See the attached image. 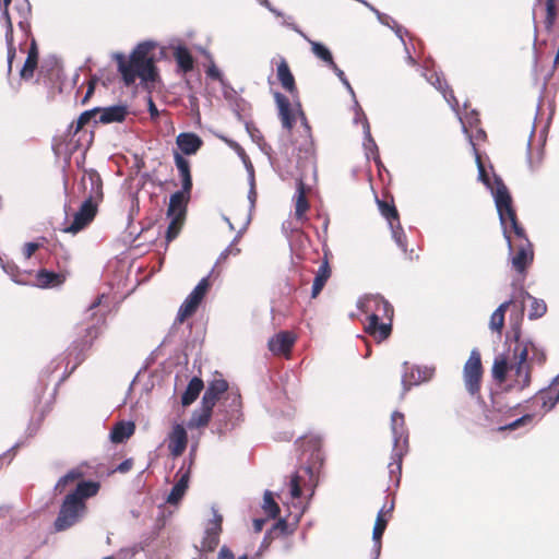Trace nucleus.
<instances>
[{
	"mask_svg": "<svg viewBox=\"0 0 559 559\" xmlns=\"http://www.w3.org/2000/svg\"><path fill=\"white\" fill-rule=\"evenodd\" d=\"M296 115L300 118L304 127V133L300 140L292 144L283 143L278 154L275 157L269 154V159L274 168H278L287 175L297 176L295 216L297 219H302L309 209L304 180L308 171H316V163L310 126L301 110L300 104H297Z\"/></svg>",
	"mask_w": 559,
	"mask_h": 559,
	"instance_id": "1",
	"label": "nucleus"
},
{
	"mask_svg": "<svg viewBox=\"0 0 559 559\" xmlns=\"http://www.w3.org/2000/svg\"><path fill=\"white\" fill-rule=\"evenodd\" d=\"M228 383L224 379L212 380L205 389L201 404L214 408L218 402L215 412V423L221 435L227 432L237 426L241 418L240 395L235 392H227Z\"/></svg>",
	"mask_w": 559,
	"mask_h": 559,
	"instance_id": "2",
	"label": "nucleus"
},
{
	"mask_svg": "<svg viewBox=\"0 0 559 559\" xmlns=\"http://www.w3.org/2000/svg\"><path fill=\"white\" fill-rule=\"evenodd\" d=\"M357 307L367 314L366 332L377 342L388 338L392 331L393 307L381 295H366L358 299Z\"/></svg>",
	"mask_w": 559,
	"mask_h": 559,
	"instance_id": "3",
	"label": "nucleus"
},
{
	"mask_svg": "<svg viewBox=\"0 0 559 559\" xmlns=\"http://www.w3.org/2000/svg\"><path fill=\"white\" fill-rule=\"evenodd\" d=\"M98 489V483L91 480L79 483L75 489L66 496L61 504L59 514L55 520L56 531L61 532L73 526L85 512L84 500L95 496Z\"/></svg>",
	"mask_w": 559,
	"mask_h": 559,
	"instance_id": "4",
	"label": "nucleus"
},
{
	"mask_svg": "<svg viewBox=\"0 0 559 559\" xmlns=\"http://www.w3.org/2000/svg\"><path fill=\"white\" fill-rule=\"evenodd\" d=\"M497 190L493 193V200L496 209L499 215L500 225L502 228L503 237L508 245L509 254L513 252V245L510 236L511 228L520 240V242L530 241L524 228L518 222L515 211L512 206V199L509 193L507 186L503 183L501 178H496Z\"/></svg>",
	"mask_w": 559,
	"mask_h": 559,
	"instance_id": "5",
	"label": "nucleus"
},
{
	"mask_svg": "<svg viewBox=\"0 0 559 559\" xmlns=\"http://www.w3.org/2000/svg\"><path fill=\"white\" fill-rule=\"evenodd\" d=\"M391 430L393 436V449L388 467L390 478L399 486L402 475L403 456L408 452V432L402 413L394 412L392 414Z\"/></svg>",
	"mask_w": 559,
	"mask_h": 559,
	"instance_id": "6",
	"label": "nucleus"
},
{
	"mask_svg": "<svg viewBox=\"0 0 559 559\" xmlns=\"http://www.w3.org/2000/svg\"><path fill=\"white\" fill-rule=\"evenodd\" d=\"M423 75L426 78V80L432 85L435 86L438 91H440L442 94H443V97L444 99L447 100V103L451 106V108L456 112H457V106H459V103L454 96V93L452 90H448V85L445 84L443 86L442 84V79L440 76V74H438L437 72L432 73L430 76L427 75L426 71L423 72ZM459 116V119L462 123V131L463 133L468 138V141L472 145V148H473V153L475 155V162H476V165H477V170H478V179L488 188L491 190V193L493 194L497 190V182L495 181V187L491 185L490 182V179L487 175V171H486V168L481 162V158H480V155L475 146V143L473 142V136L468 133V130H467V127H466V122L463 120V118ZM498 178L497 176H495V179Z\"/></svg>",
	"mask_w": 559,
	"mask_h": 559,
	"instance_id": "7",
	"label": "nucleus"
},
{
	"mask_svg": "<svg viewBox=\"0 0 559 559\" xmlns=\"http://www.w3.org/2000/svg\"><path fill=\"white\" fill-rule=\"evenodd\" d=\"M322 438L318 435L306 437L301 443L305 452H309L307 464L301 468L309 476L312 489L318 485L319 473L322 468L325 455L322 452ZM313 491L311 492V495Z\"/></svg>",
	"mask_w": 559,
	"mask_h": 559,
	"instance_id": "8",
	"label": "nucleus"
},
{
	"mask_svg": "<svg viewBox=\"0 0 559 559\" xmlns=\"http://www.w3.org/2000/svg\"><path fill=\"white\" fill-rule=\"evenodd\" d=\"M511 413L510 407H504L497 400L492 402V408L486 412V420L498 430H514L521 426L532 423L533 415L525 414L514 420L509 421L508 416Z\"/></svg>",
	"mask_w": 559,
	"mask_h": 559,
	"instance_id": "9",
	"label": "nucleus"
},
{
	"mask_svg": "<svg viewBox=\"0 0 559 559\" xmlns=\"http://www.w3.org/2000/svg\"><path fill=\"white\" fill-rule=\"evenodd\" d=\"M435 367L411 366L407 361L403 362L402 373V397L415 385L427 382L435 376Z\"/></svg>",
	"mask_w": 559,
	"mask_h": 559,
	"instance_id": "10",
	"label": "nucleus"
},
{
	"mask_svg": "<svg viewBox=\"0 0 559 559\" xmlns=\"http://www.w3.org/2000/svg\"><path fill=\"white\" fill-rule=\"evenodd\" d=\"M527 359V348H513V362L510 370L514 371L513 388L518 390H524L531 384V367Z\"/></svg>",
	"mask_w": 559,
	"mask_h": 559,
	"instance_id": "11",
	"label": "nucleus"
},
{
	"mask_svg": "<svg viewBox=\"0 0 559 559\" xmlns=\"http://www.w3.org/2000/svg\"><path fill=\"white\" fill-rule=\"evenodd\" d=\"M481 373L480 354L475 348L471 352L469 358L465 362L463 369L465 388L471 395L478 393Z\"/></svg>",
	"mask_w": 559,
	"mask_h": 559,
	"instance_id": "12",
	"label": "nucleus"
},
{
	"mask_svg": "<svg viewBox=\"0 0 559 559\" xmlns=\"http://www.w3.org/2000/svg\"><path fill=\"white\" fill-rule=\"evenodd\" d=\"M210 288L209 276L203 277L193 290L187 296L185 301L179 308L177 320L183 322L186 318L192 316Z\"/></svg>",
	"mask_w": 559,
	"mask_h": 559,
	"instance_id": "13",
	"label": "nucleus"
},
{
	"mask_svg": "<svg viewBox=\"0 0 559 559\" xmlns=\"http://www.w3.org/2000/svg\"><path fill=\"white\" fill-rule=\"evenodd\" d=\"M81 186L86 194L85 201L95 203L103 198V182L99 174L94 170H87L81 179Z\"/></svg>",
	"mask_w": 559,
	"mask_h": 559,
	"instance_id": "14",
	"label": "nucleus"
},
{
	"mask_svg": "<svg viewBox=\"0 0 559 559\" xmlns=\"http://www.w3.org/2000/svg\"><path fill=\"white\" fill-rule=\"evenodd\" d=\"M213 518L209 520L205 527V535L203 537L202 547L207 551L214 550L219 543V535L222 532L223 516L218 511L212 508Z\"/></svg>",
	"mask_w": 559,
	"mask_h": 559,
	"instance_id": "15",
	"label": "nucleus"
},
{
	"mask_svg": "<svg viewBox=\"0 0 559 559\" xmlns=\"http://www.w3.org/2000/svg\"><path fill=\"white\" fill-rule=\"evenodd\" d=\"M96 214V204L91 201H84L79 211L74 214L72 223L64 228L66 233L76 234L86 227Z\"/></svg>",
	"mask_w": 559,
	"mask_h": 559,
	"instance_id": "16",
	"label": "nucleus"
},
{
	"mask_svg": "<svg viewBox=\"0 0 559 559\" xmlns=\"http://www.w3.org/2000/svg\"><path fill=\"white\" fill-rule=\"evenodd\" d=\"M512 267L520 274H524L527 266L532 264L534 251L531 241L520 242L516 250L509 254Z\"/></svg>",
	"mask_w": 559,
	"mask_h": 559,
	"instance_id": "17",
	"label": "nucleus"
},
{
	"mask_svg": "<svg viewBox=\"0 0 559 559\" xmlns=\"http://www.w3.org/2000/svg\"><path fill=\"white\" fill-rule=\"evenodd\" d=\"M85 331H86L85 337L79 342L75 341L73 343L72 347L70 348L69 356H72V355L75 356L74 357L75 364H74L72 370H74V368L84 360V358H85L84 353L92 346L93 341L98 335V329L95 325H91V326L86 328Z\"/></svg>",
	"mask_w": 559,
	"mask_h": 559,
	"instance_id": "18",
	"label": "nucleus"
},
{
	"mask_svg": "<svg viewBox=\"0 0 559 559\" xmlns=\"http://www.w3.org/2000/svg\"><path fill=\"white\" fill-rule=\"evenodd\" d=\"M188 443V435L186 428L181 424L174 425L168 435V450L174 457L180 456Z\"/></svg>",
	"mask_w": 559,
	"mask_h": 559,
	"instance_id": "19",
	"label": "nucleus"
},
{
	"mask_svg": "<svg viewBox=\"0 0 559 559\" xmlns=\"http://www.w3.org/2000/svg\"><path fill=\"white\" fill-rule=\"evenodd\" d=\"M190 195L191 190L185 191L183 188L173 193L169 199L167 216L185 218Z\"/></svg>",
	"mask_w": 559,
	"mask_h": 559,
	"instance_id": "20",
	"label": "nucleus"
},
{
	"mask_svg": "<svg viewBox=\"0 0 559 559\" xmlns=\"http://www.w3.org/2000/svg\"><path fill=\"white\" fill-rule=\"evenodd\" d=\"M177 476L178 480L176 481L167 497V502L169 504L178 503L188 488L190 479V469L186 468V462H183L182 466L179 468Z\"/></svg>",
	"mask_w": 559,
	"mask_h": 559,
	"instance_id": "21",
	"label": "nucleus"
},
{
	"mask_svg": "<svg viewBox=\"0 0 559 559\" xmlns=\"http://www.w3.org/2000/svg\"><path fill=\"white\" fill-rule=\"evenodd\" d=\"M128 115V108L124 105H112L108 107H98V118L95 122L112 123L122 122Z\"/></svg>",
	"mask_w": 559,
	"mask_h": 559,
	"instance_id": "22",
	"label": "nucleus"
},
{
	"mask_svg": "<svg viewBox=\"0 0 559 559\" xmlns=\"http://www.w3.org/2000/svg\"><path fill=\"white\" fill-rule=\"evenodd\" d=\"M12 0H2V19L5 21V40L8 45V72L12 71V63L15 57V48L13 46V26L9 14V5Z\"/></svg>",
	"mask_w": 559,
	"mask_h": 559,
	"instance_id": "23",
	"label": "nucleus"
},
{
	"mask_svg": "<svg viewBox=\"0 0 559 559\" xmlns=\"http://www.w3.org/2000/svg\"><path fill=\"white\" fill-rule=\"evenodd\" d=\"M274 98L278 108L282 126L287 132H290L295 122V115L290 107V103L288 98L280 92L274 94Z\"/></svg>",
	"mask_w": 559,
	"mask_h": 559,
	"instance_id": "24",
	"label": "nucleus"
},
{
	"mask_svg": "<svg viewBox=\"0 0 559 559\" xmlns=\"http://www.w3.org/2000/svg\"><path fill=\"white\" fill-rule=\"evenodd\" d=\"M537 395L542 400V407L549 412L559 402V374L554 378L548 388L538 391Z\"/></svg>",
	"mask_w": 559,
	"mask_h": 559,
	"instance_id": "25",
	"label": "nucleus"
},
{
	"mask_svg": "<svg viewBox=\"0 0 559 559\" xmlns=\"http://www.w3.org/2000/svg\"><path fill=\"white\" fill-rule=\"evenodd\" d=\"M177 145L186 155H192L202 146V140L194 133L182 132L177 136Z\"/></svg>",
	"mask_w": 559,
	"mask_h": 559,
	"instance_id": "26",
	"label": "nucleus"
},
{
	"mask_svg": "<svg viewBox=\"0 0 559 559\" xmlns=\"http://www.w3.org/2000/svg\"><path fill=\"white\" fill-rule=\"evenodd\" d=\"M514 348H527L530 366L532 364L543 365L546 361V355L543 349L538 348L532 341H521L519 333L515 334Z\"/></svg>",
	"mask_w": 559,
	"mask_h": 559,
	"instance_id": "27",
	"label": "nucleus"
},
{
	"mask_svg": "<svg viewBox=\"0 0 559 559\" xmlns=\"http://www.w3.org/2000/svg\"><path fill=\"white\" fill-rule=\"evenodd\" d=\"M294 344V337L287 332H280L269 341V349L276 355L286 354Z\"/></svg>",
	"mask_w": 559,
	"mask_h": 559,
	"instance_id": "28",
	"label": "nucleus"
},
{
	"mask_svg": "<svg viewBox=\"0 0 559 559\" xmlns=\"http://www.w3.org/2000/svg\"><path fill=\"white\" fill-rule=\"evenodd\" d=\"M115 59L118 63V70L122 75V80L127 86L133 84L135 79L139 78L135 66L132 61H127L122 53H116Z\"/></svg>",
	"mask_w": 559,
	"mask_h": 559,
	"instance_id": "29",
	"label": "nucleus"
},
{
	"mask_svg": "<svg viewBox=\"0 0 559 559\" xmlns=\"http://www.w3.org/2000/svg\"><path fill=\"white\" fill-rule=\"evenodd\" d=\"M364 150L367 158L372 156L373 160L380 165V157L378 153V145L373 140L370 132V124L366 116H364Z\"/></svg>",
	"mask_w": 559,
	"mask_h": 559,
	"instance_id": "30",
	"label": "nucleus"
},
{
	"mask_svg": "<svg viewBox=\"0 0 559 559\" xmlns=\"http://www.w3.org/2000/svg\"><path fill=\"white\" fill-rule=\"evenodd\" d=\"M64 282L62 274L48 270H39L36 274V286L40 288L56 287Z\"/></svg>",
	"mask_w": 559,
	"mask_h": 559,
	"instance_id": "31",
	"label": "nucleus"
},
{
	"mask_svg": "<svg viewBox=\"0 0 559 559\" xmlns=\"http://www.w3.org/2000/svg\"><path fill=\"white\" fill-rule=\"evenodd\" d=\"M203 388H204V383H203L202 379H200L198 377H193L189 381L185 392L182 393V396H181L182 406L191 405L198 399V396L200 395Z\"/></svg>",
	"mask_w": 559,
	"mask_h": 559,
	"instance_id": "32",
	"label": "nucleus"
},
{
	"mask_svg": "<svg viewBox=\"0 0 559 559\" xmlns=\"http://www.w3.org/2000/svg\"><path fill=\"white\" fill-rule=\"evenodd\" d=\"M277 79L285 91L290 94L296 92L294 75L284 59L277 64Z\"/></svg>",
	"mask_w": 559,
	"mask_h": 559,
	"instance_id": "33",
	"label": "nucleus"
},
{
	"mask_svg": "<svg viewBox=\"0 0 559 559\" xmlns=\"http://www.w3.org/2000/svg\"><path fill=\"white\" fill-rule=\"evenodd\" d=\"M175 164L179 171V175L181 177V188H183L185 191L192 189V178L190 173V164L189 160L186 159L182 155L179 153H175Z\"/></svg>",
	"mask_w": 559,
	"mask_h": 559,
	"instance_id": "34",
	"label": "nucleus"
},
{
	"mask_svg": "<svg viewBox=\"0 0 559 559\" xmlns=\"http://www.w3.org/2000/svg\"><path fill=\"white\" fill-rule=\"evenodd\" d=\"M38 61V49L35 40L32 41L31 47L28 49L27 58L20 71V75L22 79L28 80L33 76L34 71L37 67Z\"/></svg>",
	"mask_w": 559,
	"mask_h": 559,
	"instance_id": "35",
	"label": "nucleus"
},
{
	"mask_svg": "<svg viewBox=\"0 0 559 559\" xmlns=\"http://www.w3.org/2000/svg\"><path fill=\"white\" fill-rule=\"evenodd\" d=\"M212 414H213V409H211L209 406L206 405H202L200 406V408L195 409L189 421H188V428L192 429V428H201V427H205L209 421L211 420V417H212Z\"/></svg>",
	"mask_w": 559,
	"mask_h": 559,
	"instance_id": "36",
	"label": "nucleus"
},
{
	"mask_svg": "<svg viewBox=\"0 0 559 559\" xmlns=\"http://www.w3.org/2000/svg\"><path fill=\"white\" fill-rule=\"evenodd\" d=\"M331 276V269L329 265V262L325 260L318 269L313 284L311 289V297L316 298L322 288L324 287L325 283L328 282L329 277Z\"/></svg>",
	"mask_w": 559,
	"mask_h": 559,
	"instance_id": "37",
	"label": "nucleus"
},
{
	"mask_svg": "<svg viewBox=\"0 0 559 559\" xmlns=\"http://www.w3.org/2000/svg\"><path fill=\"white\" fill-rule=\"evenodd\" d=\"M513 362V354L509 356L500 355L493 361L492 377L495 380L502 382L506 380L507 372Z\"/></svg>",
	"mask_w": 559,
	"mask_h": 559,
	"instance_id": "38",
	"label": "nucleus"
},
{
	"mask_svg": "<svg viewBox=\"0 0 559 559\" xmlns=\"http://www.w3.org/2000/svg\"><path fill=\"white\" fill-rule=\"evenodd\" d=\"M134 432V424L133 423H123L120 421L114 426L110 432V440L114 443H122L129 437H131Z\"/></svg>",
	"mask_w": 559,
	"mask_h": 559,
	"instance_id": "39",
	"label": "nucleus"
},
{
	"mask_svg": "<svg viewBox=\"0 0 559 559\" xmlns=\"http://www.w3.org/2000/svg\"><path fill=\"white\" fill-rule=\"evenodd\" d=\"M174 57L179 69L187 73L193 69V58L189 49L185 46H177L175 48Z\"/></svg>",
	"mask_w": 559,
	"mask_h": 559,
	"instance_id": "40",
	"label": "nucleus"
},
{
	"mask_svg": "<svg viewBox=\"0 0 559 559\" xmlns=\"http://www.w3.org/2000/svg\"><path fill=\"white\" fill-rule=\"evenodd\" d=\"M0 266L4 273H7L11 280L19 285H27L28 282L24 278L27 274L26 272H22L17 265L12 261H4L0 257Z\"/></svg>",
	"mask_w": 559,
	"mask_h": 559,
	"instance_id": "41",
	"label": "nucleus"
},
{
	"mask_svg": "<svg viewBox=\"0 0 559 559\" xmlns=\"http://www.w3.org/2000/svg\"><path fill=\"white\" fill-rule=\"evenodd\" d=\"M522 295L524 296V298L531 300L530 310L527 314L530 320L539 319L546 313L547 305L543 299L536 298L527 292H522Z\"/></svg>",
	"mask_w": 559,
	"mask_h": 559,
	"instance_id": "42",
	"label": "nucleus"
},
{
	"mask_svg": "<svg viewBox=\"0 0 559 559\" xmlns=\"http://www.w3.org/2000/svg\"><path fill=\"white\" fill-rule=\"evenodd\" d=\"M154 47V41L140 43L130 55L129 60L132 61L133 64L145 60H152V58L148 57V53Z\"/></svg>",
	"mask_w": 559,
	"mask_h": 559,
	"instance_id": "43",
	"label": "nucleus"
},
{
	"mask_svg": "<svg viewBox=\"0 0 559 559\" xmlns=\"http://www.w3.org/2000/svg\"><path fill=\"white\" fill-rule=\"evenodd\" d=\"M307 41L311 45V51L318 59L323 61L329 68L334 63L332 52L328 47L322 43L314 41L310 38Z\"/></svg>",
	"mask_w": 559,
	"mask_h": 559,
	"instance_id": "44",
	"label": "nucleus"
},
{
	"mask_svg": "<svg viewBox=\"0 0 559 559\" xmlns=\"http://www.w3.org/2000/svg\"><path fill=\"white\" fill-rule=\"evenodd\" d=\"M138 75L143 81H153L155 78V66L154 61L152 60H145L139 63H134Z\"/></svg>",
	"mask_w": 559,
	"mask_h": 559,
	"instance_id": "45",
	"label": "nucleus"
},
{
	"mask_svg": "<svg viewBox=\"0 0 559 559\" xmlns=\"http://www.w3.org/2000/svg\"><path fill=\"white\" fill-rule=\"evenodd\" d=\"M83 474L79 469H71L66 475L60 477V479L55 485V491L61 493L66 489V487L72 483H74L76 479L81 478Z\"/></svg>",
	"mask_w": 559,
	"mask_h": 559,
	"instance_id": "46",
	"label": "nucleus"
},
{
	"mask_svg": "<svg viewBox=\"0 0 559 559\" xmlns=\"http://www.w3.org/2000/svg\"><path fill=\"white\" fill-rule=\"evenodd\" d=\"M262 508L264 509V511L267 513V515L270 518L274 519L278 515L280 507L275 502L272 491H270V490L264 491Z\"/></svg>",
	"mask_w": 559,
	"mask_h": 559,
	"instance_id": "47",
	"label": "nucleus"
},
{
	"mask_svg": "<svg viewBox=\"0 0 559 559\" xmlns=\"http://www.w3.org/2000/svg\"><path fill=\"white\" fill-rule=\"evenodd\" d=\"M390 229H391L392 238L394 239L395 243L397 245L399 248H401L405 252L407 249L406 236H405V233L400 224V221L396 222L395 224L393 222H391Z\"/></svg>",
	"mask_w": 559,
	"mask_h": 559,
	"instance_id": "48",
	"label": "nucleus"
},
{
	"mask_svg": "<svg viewBox=\"0 0 559 559\" xmlns=\"http://www.w3.org/2000/svg\"><path fill=\"white\" fill-rule=\"evenodd\" d=\"M170 218V223L166 230V240L167 242L173 241L179 234L181 225L185 218L168 216Z\"/></svg>",
	"mask_w": 559,
	"mask_h": 559,
	"instance_id": "49",
	"label": "nucleus"
},
{
	"mask_svg": "<svg viewBox=\"0 0 559 559\" xmlns=\"http://www.w3.org/2000/svg\"><path fill=\"white\" fill-rule=\"evenodd\" d=\"M388 521L383 518V509L378 512L376 523L372 531V540H381L385 531Z\"/></svg>",
	"mask_w": 559,
	"mask_h": 559,
	"instance_id": "50",
	"label": "nucleus"
},
{
	"mask_svg": "<svg viewBox=\"0 0 559 559\" xmlns=\"http://www.w3.org/2000/svg\"><path fill=\"white\" fill-rule=\"evenodd\" d=\"M381 214L388 219L389 226L391 222L394 224L399 222V213L394 205H389L385 202L378 201Z\"/></svg>",
	"mask_w": 559,
	"mask_h": 559,
	"instance_id": "51",
	"label": "nucleus"
},
{
	"mask_svg": "<svg viewBox=\"0 0 559 559\" xmlns=\"http://www.w3.org/2000/svg\"><path fill=\"white\" fill-rule=\"evenodd\" d=\"M301 486H302V476L299 473H295L290 476L289 481V491L290 496L294 499H297L301 496Z\"/></svg>",
	"mask_w": 559,
	"mask_h": 559,
	"instance_id": "52",
	"label": "nucleus"
},
{
	"mask_svg": "<svg viewBox=\"0 0 559 559\" xmlns=\"http://www.w3.org/2000/svg\"><path fill=\"white\" fill-rule=\"evenodd\" d=\"M98 107H95L93 109L86 110L82 112L76 121V131L82 129L85 124H87L92 119H97L98 116Z\"/></svg>",
	"mask_w": 559,
	"mask_h": 559,
	"instance_id": "53",
	"label": "nucleus"
},
{
	"mask_svg": "<svg viewBox=\"0 0 559 559\" xmlns=\"http://www.w3.org/2000/svg\"><path fill=\"white\" fill-rule=\"evenodd\" d=\"M556 2L555 0H546V20L545 24L547 28H550L556 20Z\"/></svg>",
	"mask_w": 559,
	"mask_h": 559,
	"instance_id": "54",
	"label": "nucleus"
},
{
	"mask_svg": "<svg viewBox=\"0 0 559 559\" xmlns=\"http://www.w3.org/2000/svg\"><path fill=\"white\" fill-rule=\"evenodd\" d=\"M15 8L19 11L21 17H23V21L19 22V26L24 29L27 26V17L31 13V4L27 0H24L21 4H16Z\"/></svg>",
	"mask_w": 559,
	"mask_h": 559,
	"instance_id": "55",
	"label": "nucleus"
},
{
	"mask_svg": "<svg viewBox=\"0 0 559 559\" xmlns=\"http://www.w3.org/2000/svg\"><path fill=\"white\" fill-rule=\"evenodd\" d=\"M504 323V317L502 314H499L498 312L493 311L490 321H489V328L491 331L501 332Z\"/></svg>",
	"mask_w": 559,
	"mask_h": 559,
	"instance_id": "56",
	"label": "nucleus"
},
{
	"mask_svg": "<svg viewBox=\"0 0 559 559\" xmlns=\"http://www.w3.org/2000/svg\"><path fill=\"white\" fill-rule=\"evenodd\" d=\"M281 17H283V22H282L283 25L292 28L294 32L299 34L305 40H309V37L295 23L292 22V20H293L292 16H286L283 13V15Z\"/></svg>",
	"mask_w": 559,
	"mask_h": 559,
	"instance_id": "57",
	"label": "nucleus"
},
{
	"mask_svg": "<svg viewBox=\"0 0 559 559\" xmlns=\"http://www.w3.org/2000/svg\"><path fill=\"white\" fill-rule=\"evenodd\" d=\"M241 157L248 174V183H255L254 168L252 163L249 160L246 154H243Z\"/></svg>",
	"mask_w": 559,
	"mask_h": 559,
	"instance_id": "58",
	"label": "nucleus"
},
{
	"mask_svg": "<svg viewBox=\"0 0 559 559\" xmlns=\"http://www.w3.org/2000/svg\"><path fill=\"white\" fill-rule=\"evenodd\" d=\"M257 190H255V183H249V191H248V201H249V213L251 215V212L253 211L257 202Z\"/></svg>",
	"mask_w": 559,
	"mask_h": 559,
	"instance_id": "59",
	"label": "nucleus"
},
{
	"mask_svg": "<svg viewBox=\"0 0 559 559\" xmlns=\"http://www.w3.org/2000/svg\"><path fill=\"white\" fill-rule=\"evenodd\" d=\"M376 15L378 17V21L381 24H383V25H385V26H388L390 28H391V26H396L397 22L393 17H391L390 15H388L385 13H382L380 11H376Z\"/></svg>",
	"mask_w": 559,
	"mask_h": 559,
	"instance_id": "60",
	"label": "nucleus"
},
{
	"mask_svg": "<svg viewBox=\"0 0 559 559\" xmlns=\"http://www.w3.org/2000/svg\"><path fill=\"white\" fill-rule=\"evenodd\" d=\"M240 253V249L233 247V243H230L225 250H223L217 259V262H223L228 258V255H238Z\"/></svg>",
	"mask_w": 559,
	"mask_h": 559,
	"instance_id": "61",
	"label": "nucleus"
},
{
	"mask_svg": "<svg viewBox=\"0 0 559 559\" xmlns=\"http://www.w3.org/2000/svg\"><path fill=\"white\" fill-rule=\"evenodd\" d=\"M217 559H236L233 551L226 547V546H223L221 549H219V552H218V556H217ZM237 559H248L247 555H242L240 556L239 558Z\"/></svg>",
	"mask_w": 559,
	"mask_h": 559,
	"instance_id": "62",
	"label": "nucleus"
},
{
	"mask_svg": "<svg viewBox=\"0 0 559 559\" xmlns=\"http://www.w3.org/2000/svg\"><path fill=\"white\" fill-rule=\"evenodd\" d=\"M206 74H207L209 78H211L213 80L223 81L222 72L219 71V69L215 64H212V66H210L207 68Z\"/></svg>",
	"mask_w": 559,
	"mask_h": 559,
	"instance_id": "63",
	"label": "nucleus"
},
{
	"mask_svg": "<svg viewBox=\"0 0 559 559\" xmlns=\"http://www.w3.org/2000/svg\"><path fill=\"white\" fill-rule=\"evenodd\" d=\"M38 248H39V243H37V242H27V243H25V246H24V252H23V253H24V257H25L26 259H29V258L33 255V253H34Z\"/></svg>",
	"mask_w": 559,
	"mask_h": 559,
	"instance_id": "64",
	"label": "nucleus"
}]
</instances>
